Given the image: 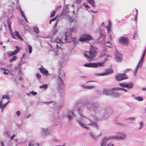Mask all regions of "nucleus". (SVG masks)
Returning a JSON list of instances; mask_svg holds the SVG:
<instances>
[{
    "mask_svg": "<svg viewBox=\"0 0 146 146\" xmlns=\"http://www.w3.org/2000/svg\"><path fill=\"white\" fill-rule=\"evenodd\" d=\"M90 102H88L84 104H77V106L78 107V110L79 113L80 117H77V121L80 125L82 128L86 129L88 130L89 129L88 126H92L97 129H99V126L96 122H92V120H91L83 115L80 113V110L86 108L90 110L92 109L96 111L97 108L96 104H93Z\"/></svg>",
    "mask_w": 146,
    "mask_h": 146,
    "instance_id": "nucleus-1",
    "label": "nucleus"
},
{
    "mask_svg": "<svg viewBox=\"0 0 146 146\" xmlns=\"http://www.w3.org/2000/svg\"><path fill=\"white\" fill-rule=\"evenodd\" d=\"M71 35L70 33L68 32L65 33L64 39L63 38H57L54 40H53V41L51 40L52 43L50 47L53 49H54L55 48H60L61 45L64 43L70 42L72 40Z\"/></svg>",
    "mask_w": 146,
    "mask_h": 146,
    "instance_id": "nucleus-2",
    "label": "nucleus"
},
{
    "mask_svg": "<svg viewBox=\"0 0 146 146\" xmlns=\"http://www.w3.org/2000/svg\"><path fill=\"white\" fill-rule=\"evenodd\" d=\"M97 50V48L94 46H91L90 47V50L88 54V55L86 53L84 54V56L87 59H89L91 58H94L95 55L96 54V51Z\"/></svg>",
    "mask_w": 146,
    "mask_h": 146,
    "instance_id": "nucleus-3",
    "label": "nucleus"
},
{
    "mask_svg": "<svg viewBox=\"0 0 146 146\" xmlns=\"http://www.w3.org/2000/svg\"><path fill=\"white\" fill-rule=\"evenodd\" d=\"M104 65V62L98 63H89L84 64L85 67L96 68L98 66H103Z\"/></svg>",
    "mask_w": 146,
    "mask_h": 146,
    "instance_id": "nucleus-4",
    "label": "nucleus"
},
{
    "mask_svg": "<svg viewBox=\"0 0 146 146\" xmlns=\"http://www.w3.org/2000/svg\"><path fill=\"white\" fill-rule=\"evenodd\" d=\"M113 139L124 140L126 139L127 135L126 134L121 132L116 133V135L111 136Z\"/></svg>",
    "mask_w": 146,
    "mask_h": 146,
    "instance_id": "nucleus-5",
    "label": "nucleus"
},
{
    "mask_svg": "<svg viewBox=\"0 0 146 146\" xmlns=\"http://www.w3.org/2000/svg\"><path fill=\"white\" fill-rule=\"evenodd\" d=\"M78 107L77 106V105L73 107L72 111L68 110L66 113V115L69 120H72V117L74 115L73 113V111H75L77 110H78Z\"/></svg>",
    "mask_w": 146,
    "mask_h": 146,
    "instance_id": "nucleus-6",
    "label": "nucleus"
},
{
    "mask_svg": "<svg viewBox=\"0 0 146 146\" xmlns=\"http://www.w3.org/2000/svg\"><path fill=\"white\" fill-rule=\"evenodd\" d=\"M92 39L91 36L88 34H84L80 36L79 40L81 42L88 41Z\"/></svg>",
    "mask_w": 146,
    "mask_h": 146,
    "instance_id": "nucleus-7",
    "label": "nucleus"
},
{
    "mask_svg": "<svg viewBox=\"0 0 146 146\" xmlns=\"http://www.w3.org/2000/svg\"><path fill=\"white\" fill-rule=\"evenodd\" d=\"M127 76L124 74H119L115 76L116 80L118 81L127 79Z\"/></svg>",
    "mask_w": 146,
    "mask_h": 146,
    "instance_id": "nucleus-8",
    "label": "nucleus"
},
{
    "mask_svg": "<svg viewBox=\"0 0 146 146\" xmlns=\"http://www.w3.org/2000/svg\"><path fill=\"white\" fill-rule=\"evenodd\" d=\"M113 139L111 135L110 136L108 137H105L102 139L101 143L100 146H106V145L108 141Z\"/></svg>",
    "mask_w": 146,
    "mask_h": 146,
    "instance_id": "nucleus-9",
    "label": "nucleus"
},
{
    "mask_svg": "<svg viewBox=\"0 0 146 146\" xmlns=\"http://www.w3.org/2000/svg\"><path fill=\"white\" fill-rule=\"evenodd\" d=\"M57 83L58 84V88L59 89H62L64 87V85L60 75L58 76L57 77Z\"/></svg>",
    "mask_w": 146,
    "mask_h": 146,
    "instance_id": "nucleus-10",
    "label": "nucleus"
},
{
    "mask_svg": "<svg viewBox=\"0 0 146 146\" xmlns=\"http://www.w3.org/2000/svg\"><path fill=\"white\" fill-rule=\"evenodd\" d=\"M102 132H101L99 134L96 135L93 132H91L89 133V135L90 137L95 140H98L102 136Z\"/></svg>",
    "mask_w": 146,
    "mask_h": 146,
    "instance_id": "nucleus-11",
    "label": "nucleus"
},
{
    "mask_svg": "<svg viewBox=\"0 0 146 146\" xmlns=\"http://www.w3.org/2000/svg\"><path fill=\"white\" fill-rule=\"evenodd\" d=\"M113 72V71L112 70L109 69H107L105 73L99 74L95 73V75L99 76H104L111 74Z\"/></svg>",
    "mask_w": 146,
    "mask_h": 146,
    "instance_id": "nucleus-12",
    "label": "nucleus"
},
{
    "mask_svg": "<svg viewBox=\"0 0 146 146\" xmlns=\"http://www.w3.org/2000/svg\"><path fill=\"white\" fill-rule=\"evenodd\" d=\"M39 70L42 74L45 75L46 76H48L50 75L48 71L42 66L41 68H39Z\"/></svg>",
    "mask_w": 146,
    "mask_h": 146,
    "instance_id": "nucleus-13",
    "label": "nucleus"
},
{
    "mask_svg": "<svg viewBox=\"0 0 146 146\" xmlns=\"http://www.w3.org/2000/svg\"><path fill=\"white\" fill-rule=\"evenodd\" d=\"M119 42L123 44H127L128 43V38L125 37H122L119 39Z\"/></svg>",
    "mask_w": 146,
    "mask_h": 146,
    "instance_id": "nucleus-14",
    "label": "nucleus"
},
{
    "mask_svg": "<svg viewBox=\"0 0 146 146\" xmlns=\"http://www.w3.org/2000/svg\"><path fill=\"white\" fill-rule=\"evenodd\" d=\"M115 58L117 62H121L122 60V56L120 53L118 52H116L115 53Z\"/></svg>",
    "mask_w": 146,
    "mask_h": 146,
    "instance_id": "nucleus-15",
    "label": "nucleus"
},
{
    "mask_svg": "<svg viewBox=\"0 0 146 146\" xmlns=\"http://www.w3.org/2000/svg\"><path fill=\"white\" fill-rule=\"evenodd\" d=\"M16 49L13 52H10V53L8 54V56L10 57L12 56L15 55L19 52L20 50V49L17 46L15 47Z\"/></svg>",
    "mask_w": 146,
    "mask_h": 146,
    "instance_id": "nucleus-16",
    "label": "nucleus"
},
{
    "mask_svg": "<svg viewBox=\"0 0 146 146\" xmlns=\"http://www.w3.org/2000/svg\"><path fill=\"white\" fill-rule=\"evenodd\" d=\"M50 130L48 128H42L41 134L44 136H46L49 134Z\"/></svg>",
    "mask_w": 146,
    "mask_h": 146,
    "instance_id": "nucleus-17",
    "label": "nucleus"
},
{
    "mask_svg": "<svg viewBox=\"0 0 146 146\" xmlns=\"http://www.w3.org/2000/svg\"><path fill=\"white\" fill-rule=\"evenodd\" d=\"M114 89H115V88H113L111 89H104L103 90V93L106 95H111L112 93H113V90H114Z\"/></svg>",
    "mask_w": 146,
    "mask_h": 146,
    "instance_id": "nucleus-18",
    "label": "nucleus"
},
{
    "mask_svg": "<svg viewBox=\"0 0 146 146\" xmlns=\"http://www.w3.org/2000/svg\"><path fill=\"white\" fill-rule=\"evenodd\" d=\"M68 7L67 5L65 6L64 7V9L62 12L60 16H62V15H66L68 14Z\"/></svg>",
    "mask_w": 146,
    "mask_h": 146,
    "instance_id": "nucleus-19",
    "label": "nucleus"
},
{
    "mask_svg": "<svg viewBox=\"0 0 146 146\" xmlns=\"http://www.w3.org/2000/svg\"><path fill=\"white\" fill-rule=\"evenodd\" d=\"M81 86L84 88L89 89H93L95 87L94 86L87 85L85 84L82 85Z\"/></svg>",
    "mask_w": 146,
    "mask_h": 146,
    "instance_id": "nucleus-20",
    "label": "nucleus"
},
{
    "mask_svg": "<svg viewBox=\"0 0 146 146\" xmlns=\"http://www.w3.org/2000/svg\"><path fill=\"white\" fill-rule=\"evenodd\" d=\"M77 29V27H72L71 28H70L69 29V31L70 32H70V33L72 34L71 33V32H76V29ZM71 36H72V35H71ZM71 37L72 38V40H71V41L72 40L73 41H74V39L72 38V36H71Z\"/></svg>",
    "mask_w": 146,
    "mask_h": 146,
    "instance_id": "nucleus-21",
    "label": "nucleus"
},
{
    "mask_svg": "<svg viewBox=\"0 0 146 146\" xmlns=\"http://www.w3.org/2000/svg\"><path fill=\"white\" fill-rule=\"evenodd\" d=\"M11 23H10L9 22L8 23V27L10 31H11V35L12 36V37L14 38H16L15 36V35L14 33L13 32L11 31Z\"/></svg>",
    "mask_w": 146,
    "mask_h": 146,
    "instance_id": "nucleus-22",
    "label": "nucleus"
},
{
    "mask_svg": "<svg viewBox=\"0 0 146 146\" xmlns=\"http://www.w3.org/2000/svg\"><path fill=\"white\" fill-rule=\"evenodd\" d=\"M133 84L132 83H126L125 88L131 89L133 87Z\"/></svg>",
    "mask_w": 146,
    "mask_h": 146,
    "instance_id": "nucleus-23",
    "label": "nucleus"
},
{
    "mask_svg": "<svg viewBox=\"0 0 146 146\" xmlns=\"http://www.w3.org/2000/svg\"><path fill=\"white\" fill-rule=\"evenodd\" d=\"M115 90H116L115 89L113 90V93H112L111 95H112L114 97H117L120 96V94L118 93L117 92L115 91Z\"/></svg>",
    "mask_w": 146,
    "mask_h": 146,
    "instance_id": "nucleus-24",
    "label": "nucleus"
},
{
    "mask_svg": "<svg viewBox=\"0 0 146 146\" xmlns=\"http://www.w3.org/2000/svg\"><path fill=\"white\" fill-rule=\"evenodd\" d=\"M145 55V54H142L141 59L138 63V64H140V68H141L142 66L143 62V60H144V58Z\"/></svg>",
    "mask_w": 146,
    "mask_h": 146,
    "instance_id": "nucleus-25",
    "label": "nucleus"
},
{
    "mask_svg": "<svg viewBox=\"0 0 146 146\" xmlns=\"http://www.w3.org/2000/svg\"><path fill=\"white\" fill-rule=\"evenodd\" d=\"M106 27L107 29L108 33V34L111 30V23L110 20H109L108 26H107Z\"/></svg>",
    "mask_w": 146,
    "mask_h": 146,
    "instance_id": "nucleus-26",
    "label": "nucleus"
},
{
    "mask_svg": "<svg viewBox=\"0 0 146 146\" xmlns=\"http://www.w3.org/2000/svg\"><path fill=\"white\" fill-rule=\"evenodd\" d=\"M0 69L4 71L3 73L4 74L6 75H8L9 74V71L8 70L3 68H1Z\"/></svg>",
    "mask_w": 146,
    "mask_h": 146,
    "instance_id": "nucleus-27",
    "label": "nucleus"
},
{
    "mask_svg": "<svg viewBox=\"0 0 146 146\" xmlns=\"http://www.w3.org/2000/svg\"><path fill=\"white\" fill-rule=\"evenodd\" d=\"M140 64H138L136 68H135V70H134L133 72V74L135 76L136 75V74L138 70V68L140 67Z\"/></svg>",
    "mask_w": 146,
    "mask_h": 146,
    "instance_id": "nucleus-28",
    "label": "nucleus"
},
{
    "mask_svg": "<svg viewBox=\"0 0 146 146\" xmlns=\"http://www.w3.org/2000/svg\"><path fill=\"white\" fill-rule=\"evenodd\" d=\"M15 35L19 39L22 40H23V39L21 36L19 34L18 31H15Z\"/></svg>",
    "mask_w": 146,
    "mask_h": 146,
    "instance_id": "nucleus-29",
    "label": "nucleus"
},
{
    "mask_svg": "<svg viewBox=\"0 0 146 146\" xmlns=\"http://www.w3.org/2000/svg\"><path fill=\"white\" fill-rule=\"evenodd\" d=\"M33 29L34 31L36 34H38L39 32V31L37 28L36 26H34L33 27Z\"/></svg>",
    "mask_w": 146,
    "mask_h": 146,
    "instance_id": "nucleus-30",
    "label": "nucleus"
},
{
    "mask_svg": "<svg viewBox=\"0 0 146 146\" xmlns=\"http://www.w3.org/2000/svg\"><path fill=\"white\" fill-rule=\"evenodd\" d=\"M99 29L100 32V36L99 38V39H102L103 40L104 37V35L103 33L102 32V30H101L100 28Z\"/></svg>",
    "mask_w": 146,
    "mask_h": 146,
    "instance_id": "nucleus-31",
    "label": "nucleus"
},
{
    "mask_svg": "<svg viewBox=\"0 0 146 146\" xmlns=\"http://www.w3.org/2000/svg\"><path fill=\"white\" fill-rule=\"evenodd\" d=\"M79 0H78V1ZM89 3L93 7L95 6L94 2V0H87Z\"/></svg>",
    "mask_w": 146,
    "mask_h": 146,
    "instance_id": "nucleus-32",
    "label": "nucleus"
},
{
    "mask_svg": "<svg viewBox=\"0 0 146 146\" xmlns=\"http://www.w3.org/2000/svg\"><path fill=\"white\" fill-rule=\"evenodd\" d=\"M17 58V57L16 56H13L11 58L9 62L11 63L13 61H15Z\"/></svg>",
    "mask_w": 146,
    "mask_h": 146,
    "instance_id": "nucleus-33",
    "label": "nucleus"
},
{
    "mask_svg": "<svg viewBox=\"0 0 146 146\" xmlns=\"http://www.w3.org/2000/svg\"><path fill=\"white\" fill-rule=\"evenodd\" d=\"M134 99L139 101H142L143 100V98L140 96L135 97Z\"/></svg>",
    "mask_w": 146,
    "mask_h": 146,
    "instance_id": "nucleus-34",
    "label": "nucleus"
},
{
    "mask_svg": "<svg viewBox=\"0 0 146 146\" xmlns=\"http://www.w3.org/2000/svg\"><path fill=\"white\" fill-rule=\"evenodd\" d=\"M103 56H104L105 57L104 58V61H106L108 59V57H111V55H108L107 54H104V55H103Z\"/></svg>",
    "mask_w": 146,
    "mask_h": 146,
    "instance_id": "nucleus-35",
    "label": "nucleus"
},
{
    "mask_svg": "<svg viewBox=\"0 0 146 146\" xmlns=\"http://www.w3.org/2000/svg\"><path fill=\"white\" fill-rule=\"evenodd\" d=\"M115 89L116 90H121L122 91H125V92H127V90L125 89L120 88H115Z\"/></svg>",
    "mask_w": 146,
    "mask_h": 146,
    "instance_id": "nucleus-36",
    "label": "nucleus"
},
{
    "mask_svg": "<svg viewBox=\"0 0 146 146\" xmlns=\"http://www.w3.org/2000/svg\"><path fill=\"white\" fill-rule=\"evenodd\" d=\"M48 86L46 84H43V85L40 86L39 87L40 88H44L46 89L47 88Z\"/></svg>",
    "mask_w": 146,
    "mask_h": 146,
    "instance_id": "nucleus-37",
    "label": "nucleus"
},
{
    "mask_svg": "<svg viewBox=\"0 0 146 146\" xmlns=\"http://www.w3.org/2000/svg\"><path fill=\"white\" fill-rule=\"evenodd\" d=\"M143 122H142L139 123V126L138 128L139 130H140L143 128Z\"/></svg>",
    "mask_w": 146,
    "mask_h": 146,
    "instance_id": "nucleus-38",
    "label": "nucleus"
},
{
    "mask_svg": "<svg viewBox=\"0 0 146 146\" xmlns=\"http://www.w3.org/2000/svg\"><path fill=\"white\" fill-rule=\"evenodd\" d=\"M64 105V103L63 102H62L61 104V105H59L56 108L57 109H58V110H60L61 108L63 107Z\"/></svg>",
    "mask_w": 146,
    "mask_h": 146,
    "instance_id": "nucleus-39",
    "label": "nucleus"
},
{
    "mask_svg": "<svg viewBox=\"0 0 146 146\" xmlns=\"http://www.w3.org/2000/svg\"><path fill=\"white\" fill-rule=\"evenodd\" d=\"M2 98H6V99L7 100H9L10 99L9 96L8 95H3L2 96Z\"/></svg>",
    "mask_w": 146,
    "mask_h": 146,
    "instance_id": "nucleus-40",
    "label": "nucleus"
},
{
    "mask_svg": "<svg viewBox=\"0 0 146 146\" xmlns=\"http://www.w3.org/2000/svg\"><path fill=\"white\" fill-rule=\"evenodd\" d=\"M4 134L5 136L9 137V136L10 133L9 131H5Z\"/></svg>",
    "mask_w": 146,
    "mask_h": 146,
    "instance_id": "nucleus-41",
    "label": "nucleus"
},
{
    "mask_svg": "<svg viewBox=\"0 0 146 146\" xmlns=\"http://www.w3.org/2000/svg\"><path fill=\"white\" fill-rule=\"evenodd\" d=\"M28 46L29 47V52L30 53H32V47L29 44L28 45Z\"/></svg>",
    "mask_w": 146,
    "mask_h": 146,
    "instance_id": "nucleus-42",
    "label": "nucleus"
},
{
    "mask_svg": "<svg viewBox=\"0 0 146 146\" xmlns=\"http://www.w3.org/2000/svg\"><path fill=\"white\" fill-rule=\"evenodd\" d=\"M82 6L86 8H89V7L87 5V3H83L82 4Z\"/></svg>",
    "mask_w": 146,
    "mask_h": 146,
    "instance_id": "nucleus-43",
    "label": "nucleus"
},
{
    "mask_svg": "<svg viewBox=\"0 0 146 146\" xmlns=\"http://www.w3.org/2000/svg\"><path fill=\"white\" fill-rule=\"evenodd\" d=\"M7 106L4 104L3 105H2V106L1 108V111L2 112L6 108Z\"/></svg>",
    "mask_w": 146,
    "mask_h": 146,
    "instance_id": "nucleus-44",
    "label": "nucleus"
},
{
    "mask_svg": "<svg viewBox=\"0 0 146 146\" xmlns=\"http://www.w3.org/2000/svg\"><path fill=\"white\" fill-rule=\"evenodd\" d=\"M119 85L125 88L126 82H124L122 83H120L119 84Z\"/></svg>",
    "mask_w": 146,
    "mask_h": 146,
    "instance_id": "nucleus-45",
    "label": "nucleus"
},
{
    "mask_svg": "<svg viewBox=\"0 0 146 146\" xmlns=\"http://www.w3.org/2000/svg\"><path fill=\"white\" fill-rule=\"evenodd\" d=\"M36 77L37 79H40L41 77V76L39 73H37L36 74Z\"/></svg>",
    "mask_w": 146,
    "mask_h": 146,
    "instance_id": "nucleus-46",
    "label": "nucleus"
},
{
    "mask_svg": "<svg viewBox=\"0 0 146 146\" xmlns=\"http://www.w3.org/2000/svg\"><path fill=\"white\" fill-rule=\"evenodd\" d=\"M29 93L32 94L33 96L36 95L37 94V92L34 91H32L29 92Z\"/></svg>",
    "mask_w": 146,
    "mask_h": 146,
    "instance_id": "nucleus-47",
    "label": "nucleus"
},
{
    "mask_svg": "<svg viewBox=\"0 0 146 146\" xmlns=\"http://www.w3.org/2000/svg\"><path fill=\"white\" fill-rule=\"evenodd\" d=\"M55 13V11H52L50 14V17H52L54 16Z\"/></svg>",
    "mask_w": 146,
    "mask_h": 146,
    "instance_id": "nucleus-48",
    "label": "nucleus"
},
{
    "mask_svg": "<svg viewBox=\"0 0 146 146\" xmlns=\"http://www.w3.org/2000/svg\"><path fill=\"white\" fill-rule=\"evenodd\" d=\"M56 17H54L51 20H50L49 21V23L50 24H51V23L52 22L55 21L56 19Z\"/></svg>",
    "mask_w": 146,
    "mask_h": 146,
    "instance_id": "nucleus-49",
    "label": "nucleus"
},
{
    "mask_svg": "<svg viewBox=\"0 0 146 146\" xmlns=\"http://www.w3.org/2000/svg\"><path fill=\"white\" fill-rule=\"evenodd\" d=\"M34 143L30 141L29 143L28 146H34Z\"/></svg>",
    "mask_w": 146,
    "mask_h": 146,
    "instance_id": "nucleus-50",
    "label": "nucleus"
},
{
    "mask_svg": "<svg viewBox=\"0 0 146 146\" xmlns=\"http://www.w3.org/2000/svg\"><path fill=\"white\" fill-rule=\"evenodd\" d=\"M108 47L110 48V46L109 45H108L107 46H105L104 48V50L105 51H107V50L108 48Z\"/></svg>",
    "mask_w": 146,
    "mask_h": 146,
    "instance_id": "nucleus-51",
    "label": "nucleus"
},
{
    "mask_svg": "<svg viewBox=\"0 0 146 146\" xmlns=\"http://www.w3.org/2000/svg\"><path fill=\"white\" fill-rule=\"evenodd\" d=\"M20 13L21 15V16L22 17H23L24 19L25 18H26L25 14H24L23 12V11H21V12H20Z\"/></svg>",
    "mask_w": 146,
    "mask_h": 146,
    "instance_id": "nucleus-52",
    "label": "nucleus"
},
{
    "mask_svg": "<svg viewBox=\"0 0 146 146\" xmlns=\"http://www.w3.org/2000/svg\"><path fill=\"white\" fill-rule=\"evenodd\" d=\"M32 115L30 113H29L28 114H27L26 116V117L27 118H28L29 117H31Z\"/></svg>",
    "mask_w": 146,
    "mask_h": 146,
    "instance_id": "nucleus-53",
    "label": "nucleus"
},
{
    "mask_svg": "<svg viewBox=\"0 0 146 146\" xmlns=\"http://www.w3.org/2000/svg\"><path fill=\"white\" fill-rule=\"evenodd\" d=\"M68 20L71 22H72L75 21L74 20L72 19V18L70 17H69Z\"/></svg>",
    "mask_w": 146,
    "mask_h": 146,
    "instance_id": "nucleus-54",
    "label": "nucleus"
},
{
    "mask_svg": "<svg viewBox=\"0 0 146 146\" xmlns=\"http://www.w3.org/2000/svg\"><path fill=\"white\" fill-rule=\"evenodd\" d=\"M135 119V118L133 117H130L127 118V119L129 120L134 121Z\"/></svg>",
    "mask_w": 146,
    "mask_h": 146,
    "instance_id": "nucleus-55",
    "label": "nucleus"
},
{
    "mask_svg": "<svg viewBox=\"0 0 146 146\" xmlns=\"http://www.w3.org/2000/svg\"><path fill=\"white\" fill-rule=\"evenodd\" d=\"M79 78H87V77L86 76H83V75L80 76Z\"/></svg>",
    "mask_w": 146,
    "mask_h": 146,
    "instance_id": "nucleus-56",
    "label": "nucleus"
},
{
    "mask_svg": "<svg viewBox=\"0 0 146 146\" xmlns=\"http://www.w3.org/2000/svg\"><path fill=\"white\" fill-rule=\"evenodd\" d=\"M106 146H114V145L112 143H108Z\"/></svg>",
    "mask_w": 146,
    "mask_h": 146,
    "instance_id": "nucleus-57",
    "label": "nucleus"
},
{
    "mask_svg": "<svg viewBox=\"0 0 146 146\" xmlns=\"http://www.w3.org/2000/svg\"><path fill=\"white\" fill-rule=\"evenodd\" d=\"M62 6H60L58 7H56L55 8V11H56L58 10L59 9H60Z\"/></svg>",
    "mask_w": 146,
    "mask_h": 146,
    "instance_id": "nucleus-58",
    "label": "nucleus"
},
{
    "mask_svg": "<svg viewBox=\"0 0 146 146\" xmlns=\"http://www.w3.org/2000/svg\"><path fill=\"white\" fill-rule=\"evenodd\" d=\"M16 114L18 116H19L20 114V112L19 111H18L16 112Z\"/></svg>",
    "mask_w": 146,
    "mask_h": 146,
    "instance_id": "nucleus-59",
    "label": "nucleus"
},
{
    "mask_svg": "<svg viewBox=\"0 0 146 146\" xmlns=\"http://www.w3.org/2000/svg\"><path fill=\"white\" fill-rule=\"evenodd\" d=\"M62 74V75H61V76L62 77H63V76H65V74L64 72H60V74H59L60 75H61V74Z\"/></svg>",
    "mask_w": 146,
    "mask_h": 146,
    "instance_id": "nucleus-60",
    "label": "nucleus"
},
{
    "mask_svg": "<svg viewBox=\"0 0 146 146\" xmlns=\"http://www.w3.org/2000/svg\"><path fill=\"white\" fill-rule=\"evenodd\" d=\"M15 136V134H13V135L11 137V139L12 140L13 139V138Z\"/></svg>",
    "mask_w": 146,
    "mask_h": 146,
    "instance_id": "nucleus-61",
    "label": "nucleus"
},
{
    "mask_svg": "<svg viewBox=\"0 0 146 146\" xmlns=\"http://www.w3.org/2000/svg\"><path fill=\"white\" fill-rule=\"evenodd\" d=\"M57 31V30L56 29V28H54V32H53V34H55L56 33V32Z\"/></svg>",
    "mask_w": 146,
    "mask_h": 146,
    "instance_id": "nucleus-62",
    "label": "nucleus"
},
{
    "mask_svg": "<svg viewBox=\"0 0 146 146\" xmlns=\"http://www.w3.org/2000/svg\"><path fill=\"white\" fill-rule=\"evenodd\" d=\"M131 70V68H126V70H125V72H126V71H130Z\"/></svg>",
    "mask_w": 146,
    "mask_h": 146,
    "instance_id": "nucleus-63",
    "label": "nucleus"
},
{
    "mask_svg": "<svg viewBox=\"0 0 146 146\" xmlns=\"http://www.w3.org/2000/svg\"><path fill=\"white\" fill-rule=\"evenodd\" d=\"M137 14L136 15L135 17V21H137Z\"/></svg>",
    "mask_w": 146,
    "mask_h": 146,
    "instance_id": "nucleus-64",
    "label": "nucleus"
}]
</instances>
